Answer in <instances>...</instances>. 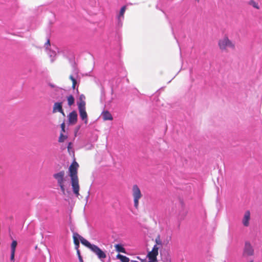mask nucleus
<instances>
[{
  "mask_svg": "<svg viewBox=\"0 0 262 262\" xmlns=\"http://www.w3.org/2000/svg\"><path fill=\"white\" fill-rule=\"evenodd\" d=\"M48 54L50 56L51 58L54 57L56 56V52L53 51L49 50Z\"/></svg>",
  "mask_w": 262,
  "mask_h": 262,
  "instance_id": "5701e85b",
  "label": "nucleus"
},
{
  "mask_svg": "<svg viewBox=\"0 0 262 262\" xmlns=\"http://www.w3.org/2000/svg\"><path fill=\"white\" fill-rule=\"evenodd\" d=\"M17 243L16 241H13L11 244V256L10 259L13 262H14V256H15V249L17 246Z\"/></svg>",
  "mask_w": 262,
  "mask_h": 262,
  "instance_id": "ddd939ff",
  "label": "nucleus"
},
{
  "mask_svg": "<svg viewBox=\"0 0 262 262\" xmlns=\"http://www.w3.org/2000/svg\"><path fill=\"white\" fill-rule=\"evenodd\" d=\"M79 165L76 162H74L70 166L69 170V176L71 179V185L73 193L76 196L79 195L80 187L79 185V180L77 176V169Z\"/></svg>",
  "mask_w": 262,
  "mask_h": 262,
  "instance_id": "f257e3e1",
  "label": "nucleus"
},
{
  "mask_svg": "<svg viewBox=\"0 0 262 262\" xmlns=\"http://www.w3.org/2000/svg\"><path fill=\"white\" fill-rule=\"evenodd\" d=\"M53 177L57 182L58 186L60 187V190L63 194H65V187L64 182L66 181L65 172L63 170L54 173Z\"/></svg>",
  "mask_w": 262,
  "mask_h": 262,
  "instance_id": "20e7f679",
  "label": "nucleus"
},
{
  "mask_svg": "<svg viewBox=\"0 0 262 262\" xmlns=\"http://www.w3.org/2000/svg\"><path fill=\"white\" fill-rule=\"evenodd\" d=\"M84 99H85L84 96L83 95H81L79 97V101L77 102V103H80L81 102H85L84 100Z\"/></svg>",
  "mask_w": 262,
  "mask_h": 262,
  "instance_id": "b1692460",
  "label": "nucleus"
},
{
  "mask_svg": "<svg viewBox=\"0 0 262 262\" xmlns=\"http://www.w3.org/2000/svg\"><path fill=\"white\" fill-rule=\"evenodd\" d=\"M67 138V137L66 136H64L63 134L61 133L58 141L59 142H63Z\"/></svg>",
  "mask_w": 262,
  "mask_h": 262,
  "instance_id": "4be33fe9",
  "label": "nucleus"
},
{
  "mask_svg": "<svg viewBox=\"0 0 262 262\" xmlns=\"http://www.w3.org/2000/svg\"><path fill=\"white\" fill-rule=\"evenodd\" d=\"M126 7L125 6H123L120 11L119 14L118 15V23H120L124 18V14L126 10Z\"/></svg>",
  "mask_w": 262,
  "mask_h": 262,
  "instance_id": "4468645a",
  "label": "nucleus"
},
{
  "mask_svg": "<svg viewBox=\"0 0 262 262\" xmlns=\"http://www.w3.org/2000/svg\"><path fill=\"white\" fill-rule=\"evenodd\" d=\"M115 247L117 251L119 252L125 253V250L121 245L117 244L115 246Z\"/></svg>",
  "mask_w": 262,
  "mask_h": 262,
  "instance_id": "a211bd4d",
  "label": "nucleus"
},
{
  "mask_svg": "<svg viewBox=\"0 0 262 262\" xmlns=\"http://www.w3.org/2000/svg\"><path fill=\"white\" fill-rule=\"evenodd\" d=\"M68 103L69 106H71L74 103L75 99L72 95H70L67 97Z\"/></svg>",
  "mask_w": 262,
  "mask_h": 262,
  "instance_id": "aec40b11",
  "label": "nucleus"
},
{
  "mask_svg": "<svg viewBox=\"0 0 262 262\" xmlns=\"http://www.w3.org/2000/svg\"><path fill=\"white\" fill-rule=\"evenodd\" d=\"M78 108L79 115L82 120L84 121L85 124L88 122V115L85 111V102L78 103Z\"/></svg>",
  "mask_w": 262,
  "mask_h": 262,
  "instance_id": "423d86ee",
  "label": "nucleus"
},
{
  "mask_svg": "<svg viewBox=\"0 0 262 262\" xmlns=\"http://www.w3.org/2000/svg\"><path fill=\"white\" fill-rule=\"evenodd\" d=\"M81 243L90 249L94 253H95L99 259H104L106 258V254L102 251L98 246L91 244L86 239L84 238L83 237H81L80 240Z\"/></svg>",
  "mask_w": 262,
  "mask_h": 262,
  "instance_id": "f03ea898",
  "label": "nucleus"
},
{
  "mask_svg": "<svg viewBox=\"0 0 262 262\" xmlns=\"http://www.w3.org/2000/svg\"><path fill=\"white\" fill-rule=\"evenodd\" d=\"M254 250L253 247L249 242H246L245 244L243 254L247 256H252L254 255Z\"/></svg>",
  "mask_w": 262,
  "mask_h": 262,
  "instance_id": "0eeeda50",
  "label": "nucleus"
},
{
  "mask_svg": "<svg viewBox=\"0 0 262 262\" xmlns=\"http://www.w3.org/2000/svg\"><path fill=\"white\" fill-rule=\"evenodd\" d=\"M195 1H197V2H199L200 0H195Z\"/></svg>",
  "mask_w": 262,
  "mask_h": 262,
  "instance_id": "473e14b6",
  "label": "nucleus"
},
{
  "mask_svg": "<svg viewBox=\"0 0 262 262\" xmlns=\"http://www.w3.org/2000/svg\"><path fill=\"white\" fill-rule=\"evenodd\" d=\"M249 4L256 9H260L258 3L254 0H250V1L249 2Z\"/></svg>",
  "mask_w": 262,
  "mask_h": 262,
  "instance_id": "6ab92c4d",
  "label": "nucleus"
},
{
  "mask_svg": "<svg viewBox=\"0 0 262 262\" xmlns=\"http://www.w3.org/2000/svg\"><path fill=\"white\" fill-rule=\"evenodd\" d=\"M132 195L134 199V204L136 208H138L139 200L142 197L140 189L137 185H134L132 187Z\"/></svg>",
  "mask_w": 262,
  "mask_h": 262,
  "instance_id": "39448f33",
  "label": "nucleus"
},
{
  "mask_svg": "<svg viewBox=\"0 0 262 262\" xmlns=\"http://www.w3.org/2000/svg\"><path fill=\"white\" fill-rule=\"evenodd\" d=\"M68 120L70 124H75L77 121V114L76 111H73L68 115Z\"/></svg>",
  "mask_w": 262,
  "mask_h": 262,
  "instance_id": "9d476101",
  "label": "nucleus"
},
{
  "mask_svg": "<svg viewBox=\"0 0 262 262\" xmlns=\"http://www.w3.org/2000/svg\"><path fill=\"white\" fill-rule=\"evenodd\" d=\"M218 46L220 50L223 51H227L228 49L232 50H234L235 49V43L226 36L219 40Z\"/></svg>",
  "mask_w": 262,
  "mask_h": 262,
  "instance_id": "7ed1b4c3",
  "label": "nucleus"
},
{
  "mask_svg": "<svg viewBox=\"0 0 262 262\" xmlns=\"http://www.w3.org/2000/svg\"><path fill=\"white\" fill-rule=\"evenodd\" d=\"M149 259V261L148 262H157V259L156 260H154L153 259Z\"/></svg>",
  "mask_w": 262,
  "mask_h": 262,
  "instance_id": "bb28decb",
  "label": "nucleus"
},
{
  "mask_svg": "<svg viewBox=\"0 0 262 262\" xmlns=\"http://www.w3.org/2000/svg\"><path fill=\"white\" fill-rule=\"evenodd\" d=\"M77 254L78 255V256L80 255V252H79V251L78 250H77Z\"/></svg>",
  "mask_w": 262,
  "mask_h": 262,
  "instance_id": "c756f323",
  "label": "nucleus"
},
{
  "mask_svg": "<svg viewBox=\"0 0 262 262\" xmlns=\"http://www.w3.org/2000/svg\"><path fill=\"white\" fill-rule=\"evenodd\" d=\"M101 117L104 120H112L113 117L108 111H104L101 114Z\"/></svg>",
  "mask_w": 262,
  "mask_h": 262,
  "instance_id": "2eb2a0df",
  "label": "nucleus"
},
{
  "mask_svg": "<svg viewBox=\"0 0 262 262\" xmlns=\"http://www.w3.org/2000/svg\"><path fill=\"white\" fill-rule=\"evenodd\" d=\"M155 242L156 243V245L157 246L158 245L162 246V242L161 239L160 235H158L157 236V237L155 239Z\"/></svg>",
  "mask_w": 262,
  "mask_h": 262,
  "instance_id": "412c9836",
  "label": "nucleus"
},
{
  "mask_svg": "<svg viewBox=\"0 0 262 262\" xmlns=\"http://www.w3.org/2000/svg\"><path fill=\"white\" fill-rule=\"evenodd\" d=\"M60 112L63 116L65 114L62 110V102H55L53 105V113Z\"/></svg>",
  "mask_w": 262,
  "mask_h": 262,
  "instance_id": "9b49d317",
  "label": "nucleus"
},
{
  "mask_svg": "<svg viewBox=\"0 0 262 262\" xmlns=\"http://www.w3.org/2000/svg\"><path fill=\"white\" fill-rule=\"evenodd\" d=\"M81 237H82L81 236L79 235L77 233H74L73 234V239H74V242L75 245L76 246V248L78 249V247L79 245V239L81 240Z\"/></svg>",
  "mask_w": 262,
  "mask_h": 262,
  "instance_id": "dca6fc26",
  "label": "nucleus"
},
{
  "mask_svg": "<svg viewBox=\"0 0 262 262\" xmlns=\"http://www.w3.org/2000/svg\"><path fill=\"white\" fill-rule=\"evenodd\" d=\"M131 262H138V261H136V260H132Z\"/></svg>",
  "mask_w": 262,
  "mask_h": 262,
  "instance_id": "7c9ffc66",
  "label": "nucleus"
},
{
  "mask_svg": "<svg viewBox=\"0 0 262 262\" xmlns=\"http://www.w3.org/2000/svg\"><path fill=\"white\" fill-rule=\"evenodd\" d=\"M71 143H69V145H68V150L70 151V149L71 148Z\"/></svg>",
  "mask_w": 262,
  "mask_h": 262,
  "instance_id": "a878e982",
  "label": "nucleus"
},
{
  "mask_svg": "<svg viewBox=\"0 0 262 262\" xmlns=\"http://www.w3.org/2000/svg\"><path fill=\"white\" fill-rule=\"evenodd\" d=\"M61 128L62 131L63 132H65V130H64V128H65V124H64V123H62L61 124Z\"/></svg>",
  "mask_w": 262,
  "mask_h": 262,
  "instance_id": "393cba45",
  "label": "nucleus"
},
{
  "mask_svg": "<svg viewBox=\"0 0 262 262\" xmlns=\"http://www.w3.org/2000/svg\"><path fill=\"white\" fill-rule=\"evenodd\" d=\"M78 77V72L76 69H74L73 74L70 76V79L72 81V88L75 89L77 84V78Z\"/></svg>",
  "mask_w": 262,
  "mask_h": 262,
  "instance_id": "f8f14e48",
  "label": "nucleus"
},
{
  "mask_svg": "<svg viewBox=\"0 0 262 262\" xmlns=\"http://www.w3.org/2000/svg\"><path fill=\"white\" fill-rule=\"evenodd\" d=\"M48 45H50V40H49V39H48L47 42L45 44V46H48Z\"/></svg>",
  "mask_w": 262,
  "mask_h": 262,
  "instance_id": "cd10ccee",
  "label": "nucleus"
},
{
  "mask_svg": "<svg viewBox=\"0 0 262 262\" xmlns=\"http://www.w3.org/2000/svg\"><path fill=\"white\" fill-rule=\"evenodd\" d=\"M79 261L80 262H82L83 261L82 258V257H81V256L80 255L79 256Z\"/></svg>",
  "mask_w": 262,
  "mask_h": 262,
  "instance_id": "c85d7f7f",
  "label": "nucleus"
},
{
  "mask_svg": "<svg viewBox=\"0 0 262 262\" xmlns=\"http://www.w3.org/2000/svg\"><path fill=\"white\" fill-rule=\"evenodd\" d=\"M117 258L120 259L121 262H129V259L128 257H127L125 256L121 255L120 254H118L117 255Z\"/></svg>",
  "mask_w": 262,
  "mask_h": 262,
  "instance_id": "f3484780",
  "label": "nucleus"
},
{
  "mask_svg": "<svg viewBox=\"0 0 262 262\" xmlns=\"http://www.w3.org/2000/svg\"><path fill=\"white\" fill-rule=\"evenodd\" d=\"M159 247L157 245H155L152 248V250L149 252L147 254V257L149 259H153L154 260H156L157 256L158 255V250Z\"/></svg>",
  "mask_w": 262,
  "mask_h": 262,
  "instance_id": "1a4fd4ad",
  "label": "nucleus"
},
{
  "mask_svg": "<svg viewBox=\"0 0 262 262\" xmlns=\"http://www.w3.org/2000/svg\"><path fill=\"white\" fill-rule=\"evenodd\" d=\"M250 215L251 213L250 211L247 210L244 213L243 217L242 219V224L244 227H248L250 225Z\"/></svg>",
  "mask_w": 262,
  "mask_h": 262,
  "instance_id": "6e6552de",
  "label": "nucleus"
},
{
  "mask_svg": "<svg viewBox=\"0 0 262 262\" xmlns=\"http://www.w3.org/2000/svg\"><path fill=\"white\" fill-rule=\"evenodd\" d=\"M51 61H53V58L51 59Z\"/></svg>",
  "mask_w": 262,
  "mask_h": 262,
  "instance_id": "2f4dec72",
  "label": "nucleus"
}]
</instances>
